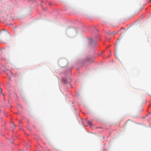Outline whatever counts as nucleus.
<instances>
[{"label": "nucleus", "mask_w": 151, "mask_h": 151, "mask_svg": "<svg viewBox=\"0 0 151 151\" xmlns=\"http://www.w3.org/2000/svg\"><path fill=\"white\" fill-rule=\"evenodd\" d=\"M150 1H151V0H150Z\"/></svg>", "instance_id": "obj_9"}, {"label": "nucleus", "mask_w": 151, "mask_h": 151, "mask_svg": "<svg viewBox=\"0 0 151 151\" xmlns=\"http://www.w3.org/2000/svg\"><path fill=\"white\" fill-rule=\"evenodd\" d=\"M129 122H132V121H130V120H128V121L127 122V124Z\"/></svg>", "instance_id": "obj_3"}, {"label": "nucleus", "mask_w": 151, "mask_h": 151, "mask_svg": "<svg viewBox=\"0 0 151 151\" xmlns=\"http://www.w3.org/2000/svg\"><path fill=\"white\" fill-rule=\"evenodd\" d=\"M0 93H2V90H1V88L0 87Z\"/></svg>", "instance_id": "obj_5"}, {"label": "nucleus", "mask_w": 151, "mask_h": 151, "mask_svg": "<svg viewBox=\"0 0 151 151\" xmlns=\"http://www.w3.org/2000/svg\"><path fill=\"white\" fill-rule=\"evenodd\" d=\"M13 124V127L15 128L16 127V126L13 123H12Z\"/></svg>", "instance_id": "obj_4"}, {"label": "nucleus", "mask_w": 151, "mask_h": 151, "mask_svg": "<svg viewBox=\"0 0 151 151\" xmlns=\"http://www.w3.org/2000/svg\"><path fill=\"white\" fill-rule=\"evenodd\" d=\"M3 95L4 97V94H3Z\"/></svg>", "instance_id": "obj_8"}, {"label": "nucleus", "mask_w": 151, "mask_h": 151, "mask_svg": "<svg viewBox=\"0 0 151 151\" xmlns=\"http://www.w3.org/2000/svg\"><path fill=\"white\" fill-rule=\"evenodd\" d=\"M115 32L114 31H113V32H112V35H114V33H115Z\"/></svg>", "instance_id": "obj_6"}, {"label": "nucleus", "mask_w": 151, "mask_h": 151, "mask_svg": "<svg viewBox=\"0 0 151 151\" xmlns=\"http://www.w3.org/2000/svg\"><path fill=\"white\" fill-rule=\"evenodd\" d=\"M1 30H3V31L5 30V29H1Z\"/></svg>", "instance_id": "obj_7"}, {"label": "nucleus", "mask_w": 151, "mask_h": 151, "mask_svg": "<svg viewBox=\"0 0 151 151\" xmlns=\"http://www.w3.org/2000/svg\"><path fill=\"white\" fill-rule=\"evenodd\" d=\"M88 123L89 125L91 127L93 126L92 123L91 121H89L88 122Z\"/></svg>", "instance_id": "obj_1"}, {"label": "nucleus", "mask_w": 151, "mask_h": 151, "mask_svg": "<svg viewBox=\"0 0 151 151\" xmlns=\"http://www.w3.org/2000/svg\"><path fill=\"white\" fill-rule=\"evenodd\" d=\"M108 33L109 34V35H112V33H111V32H108Z\"/></svg>", "instance_id": "obj_2"}]
</instances>
